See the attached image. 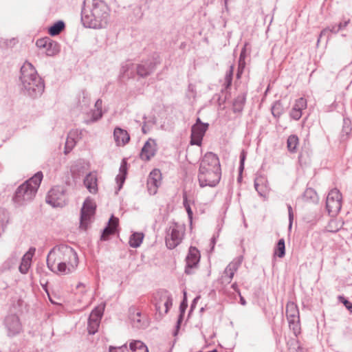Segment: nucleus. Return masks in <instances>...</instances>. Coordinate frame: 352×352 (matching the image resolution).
Here are the masks:
<instances>
[{
  "label": "nucleus",
  "instance_id": "58",
  "mask_svg": "<svg viewBox=\"0 0 352 352\" xmlns=\"http://www.w3.org/2000/svg\"><path fill=\"white\" fill-rule=\"evenodd\" d=\"M348 124H349V122L347 120H344V126H343V129H342V132L343 133H345L346 135L349 134V133L351 131V129L349 127Z\"/></svg>",
  "mask_w": 352,
  "mask_h": 352
},
{
  "label": "nucleus",
  "instance_id": "31",
  "mask_svg": "<svg viewBox=\"0 0 352 352\" xmlns=\"http://www.w3.org/2000/svg\"><path fill=\"white\" fill-rule=\"evenodd\" d=\"M274 255L283 258L285 255V243L284 239H280L275 247Z\"/></svg>",
  "mask_w": 352,
  "mask_h": 352
},
{
  "label": "nucleus",
  "instance_id": "50",
  "mask_svg": "<svg viewBox=\"0 0 352 352\" xmlns=\"http://www.w3.org/2000/svg\"><path fill=\"white\" fill-rule=\"evenodd\" d=\"M133 14H134L135 16L137 19H140L142 17L143 12H142L141 6H139V5L135 6L134 8H133Z\"/></svg>",
  "mask_w": 352,
  "mask_h": 352
},
{
  "label": "nucleus",
  "instance_id": "60",
  "mask_svg": "<svg viewBox=\"0 0 352 352\" xmlns=\"http://www.w3.org/2000/svg\"><path fill=\"white\" fill-rule=\"evenodd\" d=\"M35 251H36L35 248H30L29 249V250L23 256L29 255V258H30L32 260Z\"/></svg>",
  "mask_w": 352,
  "mask_h": 352
},
{
  "label": "nucleus",
  "instance_id": "20",
  "mask_svg": "<svg viewBox=\"0 0 352 352\" xmlns=\"http://www.w3.org/2000/svg\"><path fill=\"white\" fill-rule=\"evenodd\" d=\"M130 319L132 322L133 326L137 329H144L147 327L148 322L146 320L142 318V313L137 311L135 307L129 309Z\"/></svg>",
  "mask_w": 352,
  "mask_h": 352
},
{
  "label": "nucleus",
  "instance_id": "59",
  "mask_svg": "<svg viewBox=\"0 0 352 352\" xmlns=\"http://www.w3.org/2000/svg\"><path fill=\"white\" fill-rule=\"evenodd\" d=\"M35 251H36L35 248H30L29 249V250L23 256L29 255V258H30L32 260Z\"/></svg>",
  "mask_w": 352,
  "mask_h": 352
},
{
  "label": "nucleus",
  "instance_id": "41",
  "mask_svg": "<svg viewBox=\"0 0 352 352\" xmlns=\"http://www.w3.org/2000/svg\"><path fill=\"white\" fill-rule=\"evenodd\" d=\"M101 111H94L91 113V118L85 120V122L87 124L95 122L102 118Z\"/></svg>",
  "mask_w": 352,
  "mask_h": 352
},
{
  "label": "nucleus",
  "instance_id": "35",
  "mask_svg": "<svg viewBox=\"0 0 352 352\" xmlns=\"http://www.w3.org/2000/svg\"><path fill=\"white\" fill-rule=\"evenodd\" d=\"M8 223V214L3 209L0 208V235L4 232Z\"/></svg>",
  "mask_w": 352,
  "mask_h": 352
},
{
  "label": "nucleus",
  "instance_id": "56",
  "mask_svg": "<svg viewBox=\"0 0 352 352\" xmlns=\"http://www.w3.org/2000/svg\"><path fill=\"white\" fill-rule=\"evenodd\" d=\"M17 41L16 38H12L11 39H6L3 41V44L8 47H12L16 43Z\"/></svg>",
  "mask_w": 352,
  "mask_h": 352
},
{
  "label": "nucleus",
  "instance_id": "6",
  "mask_svg": "<svg viewBox=\"0 0 352 352\" xmlns=\"http://www.w3.org/2000/svg\"><path fill=\"white\" fill-rule=\"evenodd\" d=\"M221 169L207 168L199 166L198 173V181L201 187L216 186L221 179Z\"/></svg>",
  "mask_w": 352,
  "mask_h": 352
},
{
  "label": "nucleus",
  "instance_id": "49",
  "mask_svg": "<svg viewBox=\"0 0 352 352\" xmlns=\"http://www.w3.org/2000/svg\"><path fill=\"white\" fill-rule=\"evenodd\" d=\"M17 259L18 258L15 254H12L11 256L5 263V265H7L8 268H10L13 265H16Z\"/></svg>",
  "mask_w": 352,
  "mask_h": 352
},
{
  "label": "nucleus",
  "instance_id": "18",
  "mask_svg": "<svg viewBox=\"0 0 352 352\" xmlns=\"http://www.w3.org/2000/svg\"><path fill=\"white\" fill-rule=\"evenodd\" d=\"M119 219L118 218L111 215L109 220L107 226L103 229L100 239L102 241H107L111 235L114 234L117 231L118 226Z\"/></svg>",
  "mask_w": 352,
  "mask_h": 352
},
{
  "label": "nucleus",
  "instance_id": "14",
  "mask_svg": "<svg viewBox=\"0 0 352 352\" xmlns=\"http://www.w3.org/2000/svg\"><path fill=\"white\" fill-rule=\"evenodd\" d=\"M4 324L8 331V336H14L21 330V324L19 318L14 314L6 316L4 320Z\"/></svg>",
  "mask_w": 352,
  "mask_h": 352
},
{
  "label": "nucleus",
  "instance_id": "12",
  "mask_svg": "<svg viewBox=\"0 0 352 352\" xmlns=\"http://www.w3.org/2000/svg\"><path fill=\"white\" fill-rule=\"evenodd\" d=\"M36 45L38 48L45 49V54L47 56H52L60 52L59 44L49 37H44L38 39L36 42Z\"/></svg>",
  "mask_w": 352,
  "mask_h": 352
},
{
  "label": "nucleus",
  "instance_id": "2",
  "mask_svg": "<svg viewBox=\"0 0 352 352\" xmlns=\"http://www.w3.org/2000/svg\"><path fill=\"white\" fill-rule=\"evenodd\" d=\"M58 262V271L63 274L73 272L78 264V257L76 251L71 247L61 245L52 248L47 257V265L51 271L55 262Z\"/></svg>",
  "mask_w": 352,
  "mask_h": 352
},
{
  "label": "nucleus",
  "instance_id": "13",
  "mask_svg": "<svg viewBox=\"0 0 352 352\" xmlns=\"http://www.w3.org/2000/svg\"><path fill=\"white\" fill-rule=\"evenodd\" d=\"M200 260V253L197 248L190 246L188 255L186 258V265L185 273L186 274H192V269L196 267Z\"/></svg>",
  "mask_w": 352,
  "mask_h": 352
},
{
  "label": "nucleus",
  "instance_id": "42",
  "mask_svg": "<svg viewBox=\"0 0 352 352\" xmlns=\"http://www.w3.org/2000/svg\"><path fill=\"white\" fill-rule=\"evenodd\" d=\"M307 107V100L303 98H300L296 100L295 104L294 105L292 109H296V110L300 111L305 109Z\"/></svg>",
  "mask_w": 352,
  "mask_h": 352
},
{
  "label": "nucleus",
  "instance_id": "39",
  "mask_svg": "<svg viewBox=\"0 0 352 352\" xmlns=\"http://www.w3.org/2000/svg\"><path fill=\"white\" fill-rule=\"evenodd\" d=\"M317 198L316 192L311 188H308L305 190L303 194V199L306 201H314Z\"/></svg>",
  "mask_w": 352,
  "mask_h": 352
},
{
  "label": "nucleus",
  "instance_id": "51",
  "mask_svg": "<svg viewBox=\"0 0 352 352\" xmlns=\"http://www.w3.org/2000/svg\"><path fill=\"white\" fill-rule=\"evenodd\" d=\"M246 158V153L244 150L240 154V164H239V173H241L244 169V163Z\"/></svg>",
  "mask_w": 352,
  "mask_h": 352
},
{
  "label": "nucleus",
  "instance_id": "43",
  "mask_svg": "<svg viewBox=\"0 0 352 352\" xmlns=\"http://www.w3.org/2000/svg\"><path fill=\"white\" fill-rule=\"evenodd\" d=\"M289 326L291 329L294 331V333L296 335L297 333H299L300 330V324H299V319L297 320H289Z\"/></svg>",
  "mask_w": 352,
  "mask_h": 352
},
{
  "label": "nucleus",
  "instance_id": "25",
  "mask_svg": "<svg viewBox=\"0 0 352 352\" xmlns=\"http://www.w3.org/2000/svg\"><path fill=\"white\" fill-rule=\"evenodd\" d=\"M286 317L287 320H298L299 319V311L297 305L292 302H289L286 305Z\"/></svg>",
  "mask_w": 352,
  "mask_h": 352
},
{
  "label": "nucleus",
  "instance_id": "24",
  "mask_svg": "<svg viewBox=\"0 0 352 352\" xmlns=\"http://www.w3.org/2000/svg\"><path fill=\"white\" fill-rule=\"evenodd\" d=\"M127 174V163L123 160L122 161L120 167V174L116 177V182L118 184V190H120L124 183Z\"/></svg>",
  "mask_w": 352,
  "mask_h": 352
},
{
  "label": "nucleus",
  "instance_id": "55",
  "mask_svg": "<svg viewBox=\"0 0 352 352\" xmlns=\"http://www.w3.org/2000/svg\"><path fill=\"white\" fill-rule=\"evenodd\" d=\"M245 56H246V50H245V47H244L241 50L240 56H239V64L240 65V66H241L242 65H245Z\"/></svg>",
  "mask_w": 352,
  "mask_h": 352
},
{
  "label": "nucleus",
  "instance_id": "52",
  "mask_svg": "<svg viewBox=\"0 0 352 352\" xmlns=\"http://www.w3.org/2000/svg\"><path fill=\"white\" fill-rule=\"evenodd\" d=\"M287 210H288V217H289L288 228H289V230H291L292 223H293V220H294V213H293V210H292L291 205L287 204Z\"/></svg>",
  "mask_w": 352,
  "mask_h": 352
},
{
  "label": "nucleus",
  "instance_id": "26",
  "mask_svg": "<svg viewBox=\"0 0 352 352\" xmlns=\"http://www.w3.org/2000/svg\"><path fill=\"white\" fill-rule=\"evenodd\" d=\"M65 28V24L63 21H58L48 28V33L50 36H54L58 35Z\"/></svg>",
  "mask_w": 352,
  "mask_h": 352
},
{
  "label": "nucleus",
  "instance_id": "19",
  "mask_svg": "<svg viewBox=\"0 0 352 352\" xmlns=\"http://www.w3.org/2000/svg\"><path fill=\"white\" fill-rule=\"evenodd\" d=\"M156 143L154 140H147L142 148L140 157L143 160L148 161L155 155Z\"/></svg>",
  "mask_w": 352,
  "mask_h": 352
},
{
  "label": "nucleus",
  "instance_id": "30",
  "mask_svg": "<svg viewBox=\"0 0 352 352\" xmlns=\"http://www.w3.org/2000/svg\"><path fill=\"white\" fill-rule=\"evenodd\" d=\"M287 144L288 151L291 153H295L298 144V136L296 135H289L287 138Z\"/></svg>",
  "mask_w": 352,
  "mask_h": 352
},
{
  "label": "nucleus",
  "instance_id": "44",
  "mask_svg": "<svg viewBox=\"0 0 352 352\" xmlns=\"http://www.w3.org/2000/svg\"><path fill=\"white\" fill-rule=\"evenodd\" d=\"M339 302H342L344 307L352 314V302L346 299L343 296H339L338 297Z\"/></svg>",
  "mask_w": 352,
  "mask_h": 352
},
{
  "label": "nucleus",
  "instance_id": "37",
  "mask_svg": "<svg viewBox=\"0 0 352 352\" xmlns=\"http://www.w3.org/2000/svg\"><path fill=\"white\" fill-rule=\"evenodd\" d=\"M233 73H234V66L230 65V69L228 71H227L225 76V80H224V86L226 89H228L232 82V77H233Z\"/></svg>",
  "mask_w": 352,
  "mask_h": 352
},
{
  "label": "nucleus",
  "instance_id": "27",
  "mask_svg": "<svg viewBox=\"0 0 352 352\" xmlns=\"http://www.w3.org/2000/svg\"><path fill=\"white\" fill-rule=\"evenodd\" d=\"M131 352H148V349L144 343L140 340H133L129 344Z\"/></svg>",
  "mask_w": 352,
  "mask_h": 352
},
{
  "label": "nucleus",
  "instance_id": "10",
  "mask_svg": "<svg viewBox=\"0 0 352 352\" xmlns=\"http://www.w3.org/2000/svg\"><path fill=\"white\" fill-rule=\"evenodd\" d=\"M46 202L52 207H63L65 203L64 190L60 187L52 188L46 197Z\"/></svg>",
  "mask_w": 352,
  "mask_h": 352
},
{
  "label": "nucleus",
  "instance_id": "23",
  "mask_svg": "<svg viewBox=\"0 0 352 352\" xmlns=\"http://www.w3.org/2000/svg\"><path fill=\"white\" fill-rule=\"evenodd\" d=\"M246 101V93L243 92L239 94L234 100L232 103V110L234 113L242 112Z\"/></svg>",
  "mask_w": 352,
  "mask_h": 352
},
{
  "label": "nucleus",
  "instance_id": "46",
  "mask_svg": "<svg viewBox=\"0 0 352 352\" xmlns=\"http://www.w3.org/2000/svg\"><path fill=\"white\" fill-rule=\"evenodd\" d=\"M262 181L261 178H256L254 181V188L260 196H263L265 193L264 187L261 186L260 182Z\"/></svg>",
  "mask_w": 352,
  "mask_h": 352
},
{
  "label": "nucleus",
  "instance_id": "21",
  "mask_svg": "<svg viewBox=\"0 0 352 352\" xmlns=\"http://www.w3.org/2000/svg\"><path fill=\"white\" fill-rule=\"evenodd\" d=\"M115 142L118 146H124L130 140V135L126 130L116 127L113 131Z\"/></svg>",
  "mask_w": 352,
  "mask_h": 352
},
{
  "label": "nucleus",
  "instance_id": "7",
  "mask_svg": "<svg viewBox=\"0 0 352 352\" xmlns=\"http://www.w3.org/2000/svg\"><path fill=\"white\" fill-rule=\"evenodd\" d=\"M184 228L177 223L173 226L169 228L168 232L166 236V245L168 249H174L181 243L184 235Z\"/></svg>",
  "mask_w": 352,
  "mask_h": 352
},
{
  "label": "nucleus",
  "instance_id": "38",
  "mask_svg": "<svg viewBox=\"0 0 352 352\" xmlns=\"http://www.w3.org/2000/svg\"><path fill=\"white\" fill-rule=\"evenodd\" d=\"M183 205L187 212L188 219H190V221L191 222L192 219L193 212L190 208V204L188 202L187 195H186V192H183Z\"/></svg>",
  "mask_w": 352,
  "mask_h": 352
},
{
  "label": "nucleus",
  "instance_id": "22",
  "mask_svg": "<svg viewBox=\"0 0 352 352\" xmlns=\"http://www.w3.org/2000/svg\"><path fill=\"white\" fill-rule=\"evenodd\" d=\"M84 184L91 193H96L98 191V184L96 175L93 173H89L84 179Z\"/></svg>",
  "mask_w": 352,
  "mask_h": 352
},
{
  "label": "nucleus",
  "instance_id": "54",
  "mask_svg": "<svg viewBox=\"0 0 352 352\" xmlns=\"http://www.w3.org/2000/svg\"><path fill=\"white\" fill-rule=\"evenodd\" d=\"M290 116L295 120H298L302 116V112L300 111L292 109L290 112Z\"/></svg>",
  "mask_w": 352,
  "mask_h": 352
},
{
  "label": "nucleus",
  "instance_id": "33",
  "mask_svg": "<svg viewBox=\"0 0 352 352\" xmlns=\"http://www.w3.org/2000/svg\"><path fill=\"white\" fill-rule=\"evenodd\" d=\"M161 296L164 297V306L165 307V314L168 313V310L173 305V299L171 295L167 290H162L161 292Z\"/></svg>",
  "mask_w": 352,
  "mask_h": 352
},
{
  "label": "nucleus",
  "instance_id": "8",
  "mask_svg": "<svg viewBox=\"0 0 352 352\" xmlns=\"http://www.w3.org/2000/svg\"><path fill=\"white\" fill-rule=\"evenodd\" d=\"M96 204L93 199L87 198L80 210V228L87 230L91 217L95 214Z\"/></svg>",
  "mask_w": 352,
  "mask_h": 352
},
{
  "label": "nucleus",
  "instance_id": "53",
  "mask_svg": "<svg viewBox=\"0 0 352 352\" xmlns=\"http://www.w3.org/2000/svg\"><path fill=\"white\" fill-rule=\"evenodd\" d=\"M184 316L179 314L178 319H177L176 325H175V329L173 332L174 336H176L177 335L179 330L180 329V327H181V324L184 320Z\"/></svg>",
  "mask_w": 352,
  "mask_h": 352
},
{
  "label": "nucleus",
  "instance_id": "63",
  "mask_svg": "<svg viewBox=\"0 0 352 352\" xmlns=\"http://www.w3.org/2000/svg\"><path fill=\"white\" fill-rule=\"evenodd\" d=\"M143 119L144 120V124L142 127V131L143 133L146 134L148 132V130L146 129V126H147L146 121V117L144 116L143 117Z\"/></svg>",
  "mask_w": 352,
  "mask_h": 352
},
{
  "label": "nucleus",
  "instance_id": "16",
  "mask_svg": "<svg viewBox=\"0 0 352 352\" xmlns=\"http://www.w3.org/2000/svg\"><path fill=\"white\" fill-rule=\"evenodd\" d=\"M209 125H192L191 127L190 144L201 146L203 138Z\"/></svg>",
  "mask_w": 352,
  "mask_h": 352
},
{
  "label": "nucleus",
  "instance_id": "34",
  "mask_svg": "<svg viewBox=\"0 0 352 352\" xmlns=\"http://www.w3.org/2000/svg\"><path fill=\"white\" fill-rule=\"evenodd\" d=\"M272 113L274 117L279 118L284 111V108L280 100L276 101L271 108Z\"/></svg>",
  "mask_w": 352,
  "mask_h": 352
},
{
  "label": "nucleus",
  "instance_id": "61",
  "mask_svg": "<svg viewBox=\"0 0 352 352\" xmlns=\"http://www.w3.org/2000/svg\"><path fill=\"white\" fill-rule=\"evenodd\" d=\"M199 298H200V296H197V297H195V298H194V300H192V303H191V305H190V313L191 311H193V309L195 308L196 305H197V303L198 300H199Z\"/></svg>",
  "mask_w": 352,
  "mask_h": 352
},
{
  "label": "nucleus",
  "instance_id": "48",
  "mask_svg": "<svg viewBox=\"0 0 352 352\" xmlns=\"http://www.w3.org/2000/svg\"><path fill=\"white\" fill-rule=\"evenodd\" d=\"M233 277H231L230 273L227 272V267H226L223 275L221 276V283L228 284L231 282Z\"/></svg>",
  "mask_w": 352,
  "mask_h": 352
},
{
  "label": "nucleus",
  "instance_id": "64",
  "mask_svg": "<svg viewBox=\"0 0 352 352\" xmlns=\"http://www.w3.org/2000/svg\"><path fill=\"white\" fill-rule=\"evenodd\" d=\"M193 125L200 126V125H209L208 123L202 122L199 118H197L196 120V122Z\"/></svg>",
  "mask_w": 352,
  "mask_h": 352
},
{
  "label": "nucleus",
  "instance_id": "57",
  "mask_svg": "<svg viewBox=\"0 0 352 352\" xmlns=\"http://www.w3.org/2000/svg\"><path fill=\"white\" fill-rule=\"evenodd\" d=\"M81 94L82 96V101H80V102H82L85 106L88 105L89 104V98H88V94L85 90H82L81 91Z\"/></svg>",
  "mask_w": 352,
  "mask_h": 352
},
{
  "label": "nucleus",
  "instance_id": "11",
  "mask_svg": "<svg viewBox=\"0 0 352 352\" xmlns=\"http://www.w3.org/2000/svg\"><path fill=\"white\" fill-rule=\"evenodd\" d=\"M104 307H97L91 312L88 318V332L91 335L95 334L98 329L101 318L103 315Z\"/></svg>",
  "mask_w": 352,
  "mask_h": 352
},
{
  "label": "nucleus",
  "instance_id": "3",
  "mask_svg": "<svg viewBox=\"0 0 352 352\" xmlns=\"http://www.w3.org/2000/svg\"><path fill=\"white\" fill-rule=\"evenodd\" d=\"M20 73L19 80L24 94L32 98L41 96L45 89L44 81L38 76L34 66L30 63H25Z\"/></svg>",
  "mask_w": 352,
  "mask_h": 352
},
{
  "label": "nucleus",
  "instance_id": "15",
  "mask_svg": "<svg viewBox=\"0 0 352 352\" xmlns=\"http://www.w3.org/2000/svg\"><path fill=\"white\" fill-rule=\"evenodd\" d=\"M162 173L159 169L153 170L147 179L148 191L151 195H155L157 192L158 187L161 185Z\"/></svg>",
  "mask_w": 352,
  "mask_h": 352
},
{
  "label": "nucleus",
  "instance_id": "17",
  "mask_svg": "<svg viewBox=\"0 0 352 352\" xmlns=\"http://www.w3.org/2000/svg\"><path fill=\"white\" fill-rule=\"evenodd\" d=\"M199 166L207 168L221 169V165L218 156L212 152H207L202 157Z\"/></svg>",
  "mask_w": 352,
  "mask_h": 352
},
{
  "label": "nucleus",
  "instance_id": "9",
  "mask_svg": "<svg viewBox=\"0 0 352 352\" xmlns=\"http://www.w3.org/2000/svg\"><path fill=\"white\" fill-rule=\"evenodd\" d=\"M342 194L340 192L334 188L331 190L327 197L326 208L329 214L334 216L336 215L342 207Z\"/></svg>",
  "mask_w": 352,
  "mask_h": 352
},
{
  "label": "nucleus",
  "instance_id": "36",
  "mask_svg": "<svg viewBox=\"0 0 352 352\" xmlns=\"http://www.w3.org/2000/svg\"><path fill=\"white\" fill-rule=\"evenodd\" d=\"M72 133H69L68 135V137L67 138L65 146V154H68L75 146L76 145V141L74 137L72 136Z\"/></svg>",
  "mask_w": 352,
  "mask_h": 352
},
{
  "label": "nucleus",
  "instance_id": "1",
  "mask_svg": "<svg viewBox=\"0 0 352 352\" xmlns=\"http://www.w3.org/2000/svg\"><path fill=\"white\" fill-rule=\"evenodd\" d=\"M83 2L81 10V21L85 28L102 29L107 26L109 21L110 10L102 0H92L91 5Z\"/></svg>",
  "mask_w": 352,
  "mask_h": 352
},
{
  "label": "nucleus",
  "instance_id": "4",
  "mask_svg": "<svg viewBox=\"0 0 352 352\" xmlns=\"http://www.w3.org/2000/svg\"><path fill=\"white\" fill-rule=\"evenodd\" d=\"M43 173L37 172L34 176L20 185L13 197L14 202L18 206H23L31 201L35 197L43 179Z\"/></svg>",
  "mask_w": 352,
  "mask_h": 352
},
{
  "label": "nucleus",
  "instance_id": "47",
  "mask_svg": "<svg viewBox=\"0 0 352 352\" xmlns=\"http://www.w3.org/2000/svg\"><path fill=\"white\" fill-rule=\"evenodd\" d=\"M128 351L126 344H123L122 346L116 347L113 346H110L109 349V352H126Z\"/></svg>",
  "mask_w": 352,
  "mask_h": 352
},
{
  "label": "nucleus",
  "instance_id": "40",
  "mask_svg": "<svg viewBox=\"0 0 352 352\" xmlns=\"http://www.w3.org/2000/svg\"><path fill=\"white\" fill-rule=\"evenodd\" d=\"M163 289H160L158 290L155 294V296H154V299H155V309L157 311H160L161 310V308H162V301H164V297L162 296H161V292L162 291Z\"/></svg>",
  "mask_w": 352,
  "mask_h": 352
},
{
  "label": "nucleus",
  "instance_id": "45",
  "mask_svg": "<svg viewBox=\"0 0 352 352\" xmlns=\"http://www.w3.org/2000/svg\"><path fill=\"white\" fill-rule=\"evenodd\" d=\"M187 307H188V304H187V298H186V292L184 291V299L182 300V301L181 302L180 305H179V315L184 316Z\"/></svg>",
  "mask_w": 352,
  "mask_h": 352
},
{
  "label": "nucleus",
  "instance_id": "62",
  "mask_svg": "<svg viewBox=\"0 0 352 352\" xmlns=\"http://www.w3.org/2000/svg\"><path fill=\"white\" fill-rule=\"evenodd\" d=\"M244 67H245V65H242L241 66H240V65L239 64L238 71H237V73H236V78H241V74L243 72Z\"/></svg>",
  "mask_w": 352,
  "mask_h": 352
},
{
  "label": "nucleus",
  "instance_id": "32",
  "mask_svg": "<svg viewBox=\"0 0 352 352\" xmlns=\"http://www.w3.org/2000/svg\"><path fill=\"white\" fill-rule=\"evenodd\" d=\"M31 261H32V260L30 258H29V255L23 256L22 259H21V264L19 267V272L21 274H27V272H28V270L31 265Z\"/></svg>",
  "mask_w": 352,
  "mask_h": 352
},
{
  "label": "nucleus",
  "instance_id": "5",
  "mask_svg": "<svg viewBox=\"0 0 352 352\" xmlns=\"http://www.w3.org/2000/svg\"><path fill=\"white\" fill-rule=\"evenodd\" d=\"M157 64L158 63L154 59H148L144 61H142L140 64H126L122 66V70L125 76L128 78H132L133 76L129 74V69L130 67L133 70L136 71V74L142 78H145L151 75L155 70Z\"/></svg>",
  "mask_w": 352,
  "mask_h": 352
},
{
  "label": "nucleus",
  "instance_id": "28",
  "mask_svg": "<svg viewBox=\"0 0 352 352\" xmlns=\"http://www.w3.org/2000/svg\"><path fill=\"white\" fill-rule=\"evenodd\" d=\"M243 261V256H239L233 261L230 263L227 267V272L230 273L231 277H234V273L237 271Z\"/></svg>",
  "mask_w": 352,
  "mask_h": 352
},
{
  "label": "nucleus",
  "instance_id": "29",
  "mask_svg": "<svg viewBox=\"0 0 352 352\" xmlns=\"http://www.w3.org/2000/svg\"><path fill=\"white\" fill-rule=\"evenodd\" d=\"M144 239V234L142 232H134L129 239V245L132 248H138Z\"/></svg>",
  "mask_w": 352,
  "mask_h": 352
}]
</instances>
